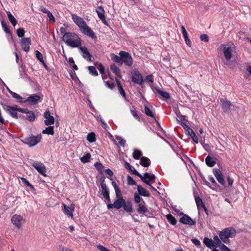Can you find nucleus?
Wrapping results in <instances>:
<instances>
[{
    "label": "nucleus",
    "instance_id": "6e6d98bb",
    "mask_svg": "<svg viewBox=\"0 0 251 251\" xmlns=\"http://www.w3.org/2000/svg\"><path fill=\"white\" fill-rule=\"evenodd\" d=\"M1 25L2 26V28L4 30V31L6 33H9V34H11V32L10 30V29H9L7 24L4 22V21H2L1 22Z\"/></svg>",
    "mask_w": 251,
    "mask_h": 251
},
{
    "label": "nucleus",
    "instance_id": "393cba45",
    "mask_svg": "<svg viewBox=\"0 0 251 251\" xmlns=\"http://www.w3.org/2000/svg\"><path fill=\"white\" fill-rule=\"evenodd\" d=\"M137 191L138 193V194L142 196L147 197H149L150 196V193L141 185H138Z\"/></svg>",
    "mask_w": 251,
    "mask_h": 251
},
{
    "label": "nucleus",
    "instance_id": "cd10ccee",
    "mask_svg": "<svg viewBox=\"0 0 251 251\" xmlns=\"http://www.w3.org/2000/svg\"><path fill=\"white\" fill-rule=\"evenodd\" d=\"M154 89L158 94L165 99H169L170 98V95L169 93L161 90L159 88H155Z\"/></svg>",
    "mask_w": 251,
    "mask_h": 251
},
{
    "label": "nucleus",
    "instance_id": "ea45409f",
    "mask_svg": "<svg viewBox=\"0 0 251 251\" xmlns=\"http://www.w3.org/2000/svg\"><path fill=\"white\" fill-rule=\"evenodd\" d=\"M7 14L9 21L11 22L12 25L15 26L17 24V20L10 12L7 11Z\"/></svg>",
    "mask_w": 251,
    "mask_h": 251
},
{
    "label": "nucleus",
    "instance_id": "09e8293b",
    "mask_svg": "<svg viewBox=\"0 0 251 251\" xmlns=\"http://www.w3.org/2000/svg\"><path fill=\"white\" fill-rule=\"evenodd\" d=\"M94 166L96 167L97 171L100 174H101L102 169L103 168V166L102 165V164L100 162H97L96 163H95Z\"/></svg>",
    "mask_w": 251,
    "mask_h": 251
},
{
    "label": "nucleus",
    "instance_id": "79ce46f5",
    "mask_svg": "<svg viewBox=\"0 0 251 251\" xmlns=\"http://www.w3.org/2000/svg\"><path fill=\"white\" fill-rule=\"evenodd\" d=\"M91 158V154L89 153H86L85 155L81 157L80 160L83 163L90 162Z\"/></svg>",
    "mask_w": 251,
    "mask_h": 251
},
{
    "label": "nucleus",
    "instance_id": "f704fd0d",
    "mask_svg": "<svg viewBox=\"0 0 251 251\" xmlns=\"http://www.w3.org/2000/svg\"><path fill=\"white\" fill-rule=\"evenodd\" d=\"M42 133L48 135H53L54 133V127L53 126H48L45 128V129L42 131Z\"/></svg>",
    "mask_w": 251,
    "mask_h": 251
},
{
    "label": "nucleus",
    "instance_id": "338daca9",
    "mask_svg": "<svg viewBox=\"0 0 251 251\" xmlns=\"http://www.w3.org/2000/svg\"><path fill=\"white\" fill-rule=\"evenodd\" d=\"M47 14L48 18L50 19V20H51L53 22H55V20L54 17L53 16V15H52L51 12H50L49 11L48 12V13H47Z\"/></svg>",
    "mask_w": 251,
    "mask_h": 251
},
{
    "label": "nucleus",
    "instance_id": "72a5a7b5",
    "mask_svg": "<svg viewBox=\"0 0 251 251\" xmlns=\"http://www.w3.org/2000/svg\"><path fill=\"white\" fill-rule=\"evenodd\" d=\"M166 218L170 224L173 226H175L176 224L177 221L175 217L171 214H168L166 215Z\"/></svg>",
    "mask_w": 251,
    "mask_h": 251
},
{
    "label": "nucleus",
    "instance_id": "6ab92c4d",
    "mask_svg": "<svg viewBox=\"0 0 251 251\" xmlns=\"http://www.w3.org/2000/svg\"><path fill=\"white\" fill-rule=\"evenodd\" d=\"M96 12L99 19L102 21V23L104 25H107L104 15V10L103 8L101 6H98L96 9Z\"/></svg>",
    "mask_w": 251,
    "mask_h": 251
},
{
    "label": "nucleus",
    "instance_id": "3c124183",
    "mask_svg": "<svg viewBox=\"0 0 251 251\" xmlns=\"http://www.w3.org/2000/svg\"><path fill=\"white\" fill-rule=\"evenodd\" d=\"M143 176H144V178H149V181H150V180H151V181L154 180L155 179V177H156L154 175H153V174L150 175L148 173H145Z\"/></svg>",
    "mask_w": 251,
    "mask_h": 251
},
{
    "label": "nucleus",
    "instance_id": "7ed1b4c3",
    "mask_svg": "<svg viewBox=\"0 0 251 251\" xmlns=\"http://www.w3.org/2000/svg\"><path fill=\"white\" fill-rule=\"evenodd\" d=\"M236 234V230L233 228L227 227L220 232L219 237L224 243L228 244L230 242L229 238L234 237Z\"/></svg>",
    "mask_w": 251,
    "mask_h": 251
},
{
    "label": "nucleus",
    "instance_id": "473e14b6",
    "mask_svg": "<svg viewBox=\"0 0 251 251\" xmlns=\"http://www.w3.org/2000/svg\"><path fill=\"white\" fill-rule=\"evenodd\" d=\"M205 163L208 167H213L215 164L216 161L209 155H208L205 158Z\"/></svg>",
    "mask_w": 251,
    "mask_h": 251
},
{
    "label": "nucleus",
    "instance_id": "7c9ffc66",
    "mask_svg": "<svg viewBox=\"0 0 251 251\" xmlns=\"http://www.w3.org/2000/svg\"><path fill=\"white\" fill-rule=\"evenodd\" d=\"M110 69L113 73H114L117 76L121 77V70L117 67L115 64L110 65Z\"/></svg>",
    "mask_w": 251,
    "mask_h": 251
},
{
    "label": "nucleus",
    "instance_id": "1a4fd4ad",
    "mask_svg": "<svg viewBox=\"0 0 251 251\" xmlns=\"http://www.w3.org/2000/svg\"><path fill=\"white\" fill-rule=\"evenodd\" d=\"M63 208L62 211L65 215L68 217L73 218V212L75 210V205L74 203H72L70 206H68L65 203H62Z\"/></svg>",
    "mask_w": 251,
    "mask_h": 251
},
{
    "label": "nucleus",
    "instance_id": "4c0bfd02",
    "mask_svg": "<svg viewBox=\"0 0 251 251\" xmlns=\"http://www.w3.org/2000/svg\"><path fill=\"white\" fill-rule=\"evenodd\" d=\"M142 155L143 153L137 149L134 150V152L133 153L132 156L134 159H139L140 158H141Z\"/></svg>",
    "mask_w": 251,
    "mask_h": 251
},
{
    "label": "nucleus",
    "instance_id": "69168bd1",
    "mask_svg": "<svg viewBox=\"0 0 251 251\" xmlns=\"http://www.w3.org/2000/svg\"><path fill=\"white\" fill-rule=\"evenodd\" d=\"M191 241L196 246L199 247L201 245L200 241L196 238H193L192 239Z\"/></svg>",
    "mask_w": 251,
    "mask_h": 251
},
{
    "label": "nucleus",
    "instance_id": "a18cd8bd",
    "mask_svg": "<svg viewBox=\"0 0 251 251\" xmlns=\"http://www.w3.org/2000/svg\"><path fill=\"white\" fill-rule=\"evenodd\" d=\"M106 77H103V81L105 85L110 89H113L115 87V84L113 82H110L109 80H106Z\"/></svg>",
    "mask_w": 251,
    "mask_h": 251
},
{
    "label": "nucleus",
    "instance_id": "4be33fe9",
    "mask_svg": "<svg viewBox=\"0 0 251 251\" xmlns=\"http://www.w3.org/2000/svg\"><path fill=\"white\" fill-rule=\"evenodd\" d=\"M40 99V96L37 95H31L27 98L26 100L24 101V102H28L32 104H36L38 103V101Z\"/></svg>",
    "mask_w": 251,
    "mask_h": 251
},
{
    "label": "nucleus",
    "instance_id": "c9c22d12",
    "mask_svg": "<svg viewBox=\"0 0 251 251\" xmlns=\"http://www.w3.org/2000/svg\"><path fill=\"white\" fill-rule=\"evenodd\" d=\"M111 59L115 62L117 63L121 66V56H118L114 53L110 54Z\"/></svg>",
    "mask_w": 251,
    "mask_h": 251
},
{
    "label": "nucleus",
    "instance_id": "dca6fc26",
    "mask_svg": "<svg viewBox=\"0 0 251 251\" xmlns=\"http://www.w3.org/2000/svg\"><path fill=\"white\" fill-rule=\"evenodd\" d=\"M223 47V51L224 56L227 61L231 59L232 56V50L230 47H228L226 45H222Z\"/></svg>",
    "mask_w": 251,
    "mask_h": 251
},
{
    "label": "nucleus",
    "instance_id": "8fccbe9b",
    "mask_svg": "<svg viewBox=\"0 0 251 251\" xmlns=\"http://www.w3.org/2000/svg\"><path fill=\"white\" fill-rule=\"evenodd\" d=\"M130 112L135 119H136L138 121H141V119L140 116L138 114V111L137 110L131 109Z\"/></svg>",
    "mask_w": 251,
    "mask_h": 251
},
{
    "label": "nucleus",
    "instance_id": "a878e982",
    "mask_svg": "<svg viewBox=\"0 0 251 251\" xmlns=\"http://www.w3.org/2000/svg\"><path fill=\"white\" fill-rule=\"evenodd\" d=\"M100 186L101 187V193L103 197L109 195V192L106 183L104 182V179L102 180L100 182Z\"/></svg>",
    "mask_w": 251,
    "mask_h": 251
},
{
    "label": "nucleus",
    "instance_id": "f8f14e48",
    "mask_svg": "<svg viewBox=\"0 0 251 251\" xmlns=\"http://www.w3.org/2000/svg\"><path fill=\"white\" fill-rule=\"evenodd\" d=\"M179 222L184 225H187L190 226L195 225L196 223L195 220H193L189 216L185 214L180 218Z\"/></svg>",
    "mask_w": 251,
    "mask_h": 251
},
{
    "label": "nucleus",
    "instance_id": "c85d7f7f",
    "mask_svg": "<svg viewBox=\"0 0 251 251\" xmlns=\"http://www.w3.org/2000/svg\"><path fill=\"white\" fill-rule=\"evenodd\" d=\"M130 172L138 176H139L142 180L143 182H144L146 184H149V181L147 180L146 178H144V176L142 175H141L136 169L133 168Z\"/></svg>",
    "mask_w": 251,
    "mask_h": 251
},
{
    "label": "nucleus",
    "instance_id": "9d476101",
    "mask_svg": "<svg viewBox=\"0 0 251 251\" xmlns=\"http://www.w3.org/2000/svg\"><path fill=\"white\" fill-rule=\"evenodd\" d=\"M32 166L40 174L45 176H47V175L46 174V168L45 166L42 163L38 161H35L32 163Z\"/></svg>",
    "mask_w": 251,
    "mask_h": 251
},
{
    "label": "nucleus",
    "instance_id": "6e6552de",
    "mask_svg": "<svg viewBox=\"0 0 251 251\" xmlns=\"http://www.w3.org/2000/svg\"><path fill=\"white\" fill-rule=\"evenodd\" d=\"M131 81L134 83L141 85L143 82V77L138 70H134L131 72Z\"/></svg>",
    "mask_w": 251,
    "mask_h": 251
},
{
    "label": "nucleus",
    "instance_id": "5701e85b",
    "mask_svg": "<svg viewBox=\"0 0 251 251\" xmlns=\"http://www.w3.org/2000/svg\"><path fill=\"white\" fill-rule=\"evenodd\" d=\"M203 244L208 248L210 249H213L214 248H216V246L215 245V243H214V241L211 239L208 238L207 237H205L203 239Z\"/></svg>",
    "mask_w": 251,
    "mask_h": 251
},
{
    "label": "nucleus",
    "instance_id": "c756f323",
    "mask_svg": "<svg viewBox=\"0 0 251 251\" xmlns=\"http://www.w3.org/2000/svg\"><path fill=\"white\" fill-rule=\"evenodd\" d=\"M140 164L144 167H147L150 165L151 161L148 157L142 156L140 158Z\"/></svg>",
    "mask_w": 251,
    "mask_h": 251
},
{
    "label": "nucleus",
    "instance_id": "f257e3e1",
    "mask_svg": "<svg viewBox=\"0 0 251 251\" xmlns=\"http://www.w3.org/2000/svg\"><path fill=\"white\" fill-rule=\"evenodd\" d=\"M72 19L74 23L79 27L80 30L83 34L92 39H96L97 38L95 33L91 28L87 25L86 23L82 18H80L76 15L73 14Z\"/></svg>",
    "mask_w": 251,
    "mask_h": 251
},
{
    "label": "nucleus",
    "instance_id": "c03bdc74",
    "mask_svg": "<svg viewBox=\"0 0 251 251\" xmlns=\"http://www.w3.org/2000/svg\"><path fill=\"white\" fill-rule=\"evenodd\" d=\"M21 181L23 182V183L26 186H29L31 189L33 190H35L34 186L31 184L28 181L25 177H21Z\"/></svg>",
    "mask_w": 251,
    "mask_h": 251
},
{
    "label": "nucleus",
    "instance_id": "680f3d73",
    "mask_svg": "<svg viewBox=\"0 0 251 251\" xmlns=\"http://www.w3.org/2000/svg\"><path fill=\"white\" fill-rule=\"evenodd\" d=\"M11 96L14 99H16L20 100H21L23 99L22 97L20 95H19V94H18L15 92L12 93ZM20 101L23 102L22 101Z\"/></svg>",
    "mask_w": 251,
    "mask_h": 251
},
{
    "label": "nucleus",
    "instance_id": "a211bd4d",
    "mask_svg": "<svg viewBox=\"0 0 251 251\" xmlns=\"http://www.w3.org/2000/svg\"><path fill=\"white\" fill-rule=\"evenodd\" d=\"M44 117L46 119L44 121V123L46 125L48 126L54 123V118L52 116L50 115L49 110H46L44 112Z\"/></svg>",
    "mask_w": 251,
    "mask_h": 251
},
{
    "label": "nucleus",
    "instance_id": "bf43d9fd",
    "mask_svg": "<svg viewBox=\"0 0 251 251\" xmlns=\"http://www.w3.org/2000/svg\"><path fill=\"white\" fill-rule=\"evenodd\" d=\"M116 138L117 140L119 141V145L121 146L124 147L125 146V144H126V140H124V139H122L121 137H119V136H117L116 137Z\"/></svg>",
    "mask_w": 251,
    "mask_h": 251
},
{
    "label": "nucleus",
    "instance_id": "0eeeda50",
    "mask_svg": "<svg viewBox=\"0 0 251 251\" xmlns=\"http://www.w3.org/2000/svg\"><path fill=\"white\" fill-rule=\"evenodd\" d=\"M137 212L140 215H144L146 217H151V216H148L149 215H152V213L148 210L145 201H142V202L137 204Z\"/></svg>",
    "mask_w": 251,
    "mask_h": 251
},
{
    "label": "nucleus",
    "instance_id": "aec40b11",
    "mask_svg": "<svg viewBox=\"0 0 251 251\" xmlns=\"http://www.w3.org/2000/svg\"><path fill=\"white\" fill-rule=\"evenodd\" d=\"M23 217L18 215H14L11 218L12 223L17 227L20 228L21 226Z\"/></svg>",
    "mask_w": 251,
    "mask_h": 251
},
{
    "label": "nucleus",
    "instance_id": "412c9836",
    "mask_svg": "<svg viewBox=\"0 0 251 251\" xmlns=\"http://www.w3.org/2000/svg\"><path fill=\"white\" fill-rule=\"evenodd\" d=\"M79 50L82 53L83 57L87 60L90 61L91 60V55L87 49L85 47H79Z\"/></svg>",
    "mask_w": 251,
    "mask_h": 251
},
{
    "label": "nucleus",
    "instance_id": "e2e57ef3",
    "mask_svg": "<svg viewBox=\"0 0 251 251\" xmlns=\"http://www.w3.org/2000/svg\"><path fill=\"white\" fill-rule=\"evenodd\" d=\"M222 251H229L230 249L222 243L218 246Z\"/></svg>",
    "mask_w": 251,
    "mask_h": 251
},
{
    "label": "nucleus",
    "instance_id": "774afa93",
    "mask_svg": "<svg viewBox=\"0 0 251 251\" xmlns=\"http://www.w3.org/2000/svg\"><path fill=\"white\" fill-rule=\"evenodd\" d=\"M146 80L149 82L152 83L153 82V75H148L146 77Z\"/></svg>",
    "mask_w": 251,
    "mask_h": 251
},
{
    "label": "nucleus",
    "instance_id": "37998d69",
    "mask_svg": "<svg viewBox=\"0 0 251 251\" xmlns=\"http://www.w3.org/2000/svg\"><path fill=\"white\" fill-rule=\"evenodd\" d=\"M137 193H135L134 195V201L137 204L145 201Z\"/></svg>",
    "mask_w": 251,
    "mask_h": 251
},
{
    "label": "nucleus",
    "instance_id": "0e129e2a",
    "mask_svg": "<svg viewBox=\"0 0 251 251\" xmlns=\"http://www.w3.org/2000/svg\"><path fill=\"white\" fill-rule=\"evenodd\" d=\"M208 179L212 183V184L214 186H215V187H217L218 186L217 182H216L214 178L212 176H209Z\"/></svg>",
    "mask_w": 251,
    "mask_h": 251
},
{
    "label": "nucleus",
    "instance_id": "ddd939ff",
    "mask_svg": "<svg viewBox=\"0 0 251 251\" xmlns=\"http://www.w3.org/2000/svg\"><path fill=\"white\" fill-rule=\"evenodd\" d=\"M213 173L218 181L223 186H225V181L221 171L218 169H214Z\"/></svg>",
    "mask_w": 251,
    "mask_h": 251
},
{
    "label": "nucleus",
    "instance_id": "20e7f679",
    "mask_svg": "<svg viewBox=\"0 0 251 251\" xmlns=\"http://www.w3.org/2000/svg\"><path fill=\"white\" fill-rule=\"evenodd\" d=\"M41 138L42 136L41 134H38L37 136L32 135L24 138L21 140V141L29 147H33L40 142Z\"/></svg>",
    "mask_w": 251,
    "mask_h": 251
},
{
    "label": "nucleus",
    "instance_id": "4468645a",
    "mask_svg": "<svg viewBox=\"0 0 251 251\" xmlns=\"http://www.w3.org/2000/svg\"><path fill=\"white\" fill-rule=\"evenodd\" d=\"M18 111L22 113L27 114L26 119L28 120L29 122L34 121L36 118V116L34 113L32 111H28V109L26 108H20L19 109H18Z\"/></svg>",
    "mask_w": 251,
    "mask_h": 251
},
{
    "label": "nucleus",
    "instance_id": "f03ea898",
    "mask_svg": "<svg viewBox=\"0 0 251 251\" xmlns=\"http://www.w3.org/2000/svg\"><path fill=\"white\" fill-rule=\"evenodd\" d=\"M62 40L72 48L78 47L81 45L80 39L75 33L68 32L63 36Z\"/></svg>",
    "mask_w": 251,
    "mask_h": 251
},
{
    "label": "nucleus",
    "instance_id": "58836bf2",
    "mask_svg": "<svg viewBox=\"0 0 251 251\" xmlns=\"http://www.w3.org/2000/svg\"><path fill=\"white\" fill-rule=\"evenodd\" d=\"M195 199L198 209H200L201 207H202L205 205L202 199L200 197L195 196Z\"/></svg>",
    "mask_w": 251,
    "mask_h": 251
},
{
    "label": "nucleus",
    "instance_id": "052dcab7",
    "mask_svg": "<svg viewBox=\"0 0 251 251\" xmlns=\"http://www.w3.org/2000/svg\"><path fill=\"white\" fill-rule=\"evenodd\" d=\"M200 39L201 41L207 42L209 40V37L206 34H202L200 36Z\"/></svg>",
    "mask_w": 251,
    "mask_h": 251
},
{
    "label": "nucleus",
    "instance_id": "5fc2aeb1",
    "mask_svg": "<svg viewBox=\"0 0 251 251\" xmlns=\"http://www.w3.org/2000/svg\"><path fill=\"white\" fill-rule=\"evenodd\" d=\"M127 184L130 185H136V181L133 179V178L130 176L128 175L127 176Z\"/></svg>",
    "mask_w": 251,
    "mask_h": 251
},
{
    "label": "nucleus",
    "instance_id": "13d9d810",
    "mask_svg": "<svg viewBox=\"0 0 251 251\" xmlns=\"http://www.w3.org/2000/svg\"><path fill=\"white\" fill-rule=\"evenodd\" d=\"M213 239L215 246H216V248L218 247V246L222 243L221 239H220L217 236H214Z\"/></svg>",
    "mask_w": 251,
    "mask_h": 251
},
{
    "label": "nucleus",
    "instance_id": "b1692460",
    "mask_svg": "<svg viewBox=\"0 0 251 251\" xmlns=\"http://www.w3.org/2000/svg\"><path fill=\"white\" fill-rule=\"evenodd\" d=\"M122 207L126 212L131 213L133 212L132 204L130 200L126 201H125V203L123 204V206Z\"/></svg>",
    "mask_w": 251,
    "mask_h": 251
},
{
    "label": "nucleus",
    "instance_id": "de8ad7c7",
    "mask_svg": "<svg viewBox=\"0 0 251 251\" xmlns=\"http://www.w3.org/2000/svg\"><path fill=\"white\" fill-rule=\"evenodd\" d=\"M88 69L89 71V73L94 76H97L98 75V73L96 70V69L94 66H89L88 67Z\"/></svg>",
    "mask_w": 251,
    "mask_h": 251
},
{
    "label": "nucleus",
    "instance_id": "39448f33",
    "mask_svg": "<svg viewBox=\"0 0 251 251\" xmlns=\"http://www.w3.org/2000/svg\"><path fill=\"white\" fill-rule=\"evenodd\" d=\"M119 55L121 56V66L123 63L126 66L130 67L133 64V59L131 55L127 52L125 51H121Z\"/></svg>",
    "mask_w": 251,
    "mask_h": 251
},
{
    "label": "nucleus",
    "instance_id": "603ef678",
    "mask_svg": "<svg viewBox=\"0 0 251 251\" xmlns=\"http://www.w3.org/2000/svg\"><path fill=\"white\" fill-rule=\"evenodd\" d=\"M25 31L23 28H19L17 30V36L20 38H22L24 36Z\"/></svg>",
    "mask_w": 251,
    "mask_h": 251
},
{
    "label": "nucleus",
    "instance_id": "f3484780",
    "mask_svg": "<svg viewBox=\"0 0 251 251\" xmlns=\"http://www.w3.org/2000/svg\"><path fill=\"white\" fill-rule=\"evenodd\" d=\"M21 47L22 49L27 52L30 49V45H31V40L30 38H23L21 40Z\"/></svg>",
    "mask_w": 251,
    "mask_h": 251
},
{
    "label": "nucleus",
    "instance_id": "423d86ee",
    "mask_svg": "<svg viewBox=\"0 0 251 251\" xmlns=\"http://www.w3.org/2000/svg\"><path fill=\"white\" fill-rule=\"evenodd\" d=\"M178 123L183 127L186 134L190 136L193 141L195 143H198V138L192 129L183 122L180 123V121H178Z\"/></svg>",
    "mask_w": 251,
    "mask_h": 251
},
{
    "label": "nucleus",
    "instance_id": "e433bc0d",
    "mask_svg": "<svg viewBox=\"0 0 251 251\" xmlns=\"http://www.w3.org/2000/svg\"><path fill=\"white\" fill-rule=\"evenodd\" d=\"M116 81L118 86L119 92L124 98H126V93L125 90H124L123 86L121 85L120 81L118 80V79L116 78Z\"/></svg>",
    "mask_w": 251,
    "mask_h": 251
},
{
    "label": "nucleus",
    "instance_id": "a19ab883",
    "mask_svg": "<svg viewBox=\"0 0 251 251\" xmlns=\"http://www.w3.org/2000/svg\"><path fill=\"white\" fill-rule=\"evenodd\" d=\"M87 140L90 143L94 142L96 140L95 133L93 132L89 133L87 136Z\"/></svg>",
    "mask_w": 251,
    "mask_h": 251
},
{
    "label": "nucleus",
    "instance_id": "2eb2a0df",
    "mask_svg": "<svg viewBox=\"0 0 251 251\" xmlns=\"http://www.w3.org/2000/svg\"><path fill=\"white\" fill-rule=\"evenodd\" d=\"M220 101L221 102V106L224 112L225 113H229L231 107L233 105L232 103L230 101L223 98H221Z\"/></svg>",
    "mask_w": 251,
    "mask_h": 251
},
{
    "label": "nucleus",
    "instance_id": "2f4dec72",
    "mask_svg": "<svg viewBox=\"0 0 251 251\" xmlns=\"http://www.w3.org/2000/svg\"><path fill=\"white\" fill-rule=\"evenodd\" d=\"M1 104L3 109L4 110H5L6 112H8V113L10 111H11V110H17L18 111V109L20 108L18 107L17 105L11 106L7 105L5 104H4L2 103H1Z\"/></svg>",
    "mask_w": 251,
    "mask_h": 251
},
{
    "label": "nucleus",
    "instance_id": "bb28decb",
    "mask_svg": "<svg viewBox=\"0 0 251 251\" xmlns=\"http://www.w3.org/2000/svg\"><path fill=\"white\" fill-rule=\"evenodd\" d=\"M112 185L114 188L117 199H123L121 191L116 183L112 181Z\"/></svg>",
    "mask_w": 251,
    "mask_h": 251
},
{
    "label": "nucleus",
    "instance_id": "49530a36",
    "mask_svg": "<svg viewBox=\"0 0 251 251\" xmlns=\"http://www.w3.org/2000/svg\"><path fill=\"white\" fill-rule=\"evenodd\" d=\"M144 110H145V113L146 114V115H147V116H150L151 117H152V118L154 117V114L153 113L152 111H151L148 106H145Z\"/></svg>",
    "mask_w": 251,
    "mask_h": 251
},
{
    "label": "nucleus",
    "instance_id": "9b49d317",
    "mask_svg": "<svg viewBox=\"0 0 251 251\" xmlns=\"http://www.w3.org/2000/svg\"><path fill=\"white\" fill-rule=\"evenodd\" d=\"M124 203L125 200L124 199H117L113 204L108 203L107 207L108 209L113 208L119 209L123 206V204Z\"/></svg>",
    "mask_w": 251,
    "mask_h": 251
},
{
    "label": "nucleus",
    "instance_id": "4d7b16f0",
    "mask_svg": "<svg viewBox=\"0 0 251 251\" xmlns=\"http://www.w3.org/2000/svg\"><path fill=\"white\" fill-rule=\"evenodd\" d=\"M17 111H18L17 110H11L9 113L12 118L17 119L19 118V116Z\"/></svg>",
    "mask_w": 251,
    "mask_h": 251
},
{
    "label": "nucleus",
    "instance_id": "864d4df0",
    "mask_svg": "<svg viewBox=\"0 0 251 251\" xmlns=\"http://www.w3.org/2000/svg\"><path fill=\"white\" fill-rule=\"evenodd\" d=\"M36 57L41 62L44 63V59L42 53L38 50L35 51Z\"/></svg>",
    "mask_w": 251,
    "mask_h": 251
}]
</instances>
